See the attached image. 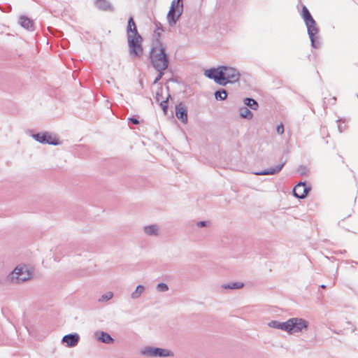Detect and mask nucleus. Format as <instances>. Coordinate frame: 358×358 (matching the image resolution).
Returning a JSON list of instances; mask_svg holds the SVG:
<instances>
[{
	"label": "nucleus",
	"mask_w": 358,
	"mask_h": 358,
	"mask_svg": "<svg viewBox=\"0 0 358 358\" xmlns=\"http://www.w3.org/2000/svg\"><path fill=\"white\" fill-rule=\"evenodd\" d=\"M144 233L148 236H157L159 234V227L157 224H150L143 227Z\"/></svg>",
	"instance_id": "6ab92c4d"
},
{
	"label": "nucleus",
	"mask_w": 358,
	"mask_h": 358,
	"mask_svg": "<svg viewBox=\"0 0 358 358\" xmlns=\"http://www.w3.org/2000/svg\"><path fill=\"white\" fill-rule=\"evenodd\" d=\"M244 104L251 108L252 110H257L259 107V103L257 101L252 98H245L243 100Z\"/></svg>",
	"instance_id": "aec40b11"
},
{
	"label": "nucleus",
	"mask_w": 358,
	"mask_h": 358,
	"mask_svg": "<svg viewBox=\"0 0 358 358\" xmlns=\"http://www.w3.org/2000/svg\"><path fill=\"white\" fill-rule=\"evenodd\" d=\"M18 23L24 29L28 31L34 30V23L32 20L25 15H20L19 17Z\"/></svg>",
	"instance_id": "dca6fc26"
},
{
	"label": "nucleus",
	"mask_w": 358,
	"mask_h": 358,
	"mask_svg": "<svg viewBox=\"0 0 358 358\" xmlns=\"http://www.w3.org/2000/svg\"><path fill=\"white\" fill-rule=\"evenodd\" d=\"M310 191V187L305 182H299L293 189V195L298 199H304Z\"/></svg>",
	"instance_id": "9d476101"
},
{
	"label": "nucleus",
	"mask_w": 358,
	"mask_h": 358,
	"mask_svg": "<svg viewBox=\"0 0 358 358\" xmlns=\"http://www.w3.org/2000/svg\"><path fill=\"white\" fill-rule=\"evenodd\" d=\"M113 296V292H106V294H103L99 299L98 301L99 302H103V301H108V300H110Z\"/></svg>",
	"instance_id": "cd10ccee"
},
{
	"label": "nucleus",
	"mask_w": 358,
	"mask_h": 358,
	"mask_svg": "<svg viewBox=\"0 0 358 358\" xmlns=\"http://www.w3.org/2000/svg\"><path fill=\"white\" fill-rule=\"evenodd\" d=\"M129 122L131 124H139V121L138 120V119H136V117H129Z\"/></svg>",
	"instance_id": "72a5a7b5"
},
{
	"label": "nucleus",
	"mask_w": 358,
	"mask_h": 358,
	"mask_svg": "<svg viewBox=\"0 0 358 358\" xmlns=\"http://www.w3.org/2000/svg\"><path fill=\"white\" fill-rule=\"evenodd\" d=\"M176 116L182 123L187 122V110L182 102L176 106Z\"/></svg>",
	"instance_id": "f8f14e48"
},
{
	"label": "nucleus",
	"mask_w": 358,
	"mask_h": 358,
	"mask_svg": "<svg viewBox=\"0 0 358 358\" xmlns=\"http://www.w3.org/2000/svg\"><path fill=\"white\" fill-rule=\"evenodd\" d=\"M239 115L241 118L251 120L253 117V113L247 107H241L239 108Z\"/></svg>",
	"instance_id": "412c9836"
},
{
	"label": "nucleus",
	"mask_w": 358,
	"mask_h": 358,
	"mask_svg": "<svg viewBox=\"0 0 358 358\" xmlns=\"http://www.w3.org/2000/svg\"><path fill=\"white\" fill-rule=\"evenodd\" d=\"M52 29V28L48 27V30H49V31H50V30H51Z\"/></svg>",
	"instance_id": "ea45409f"
},
{
	"label": "nucleus",
	"mask_w": 358,
	"mask_h": 358,
	"mask_svg": "<svg viewBox=\"0 0 358 358\" xmlns=\"http://www.w3.org/2000/svg\"><path fill=\"white\" fill-rule=\"evenodd\" d=\"M285 164V162L275 166V167H271L263 171L256 172L255 174L257 176L275 175L282 170Z\"/></svg>",
	"instance_id": "4468645a"
},
{
	"label": "nucleus",
	"mask_w": 358,
	"mask_h": 358,
	"mask_svg": "<svg viewBox=\"0 0 358 358\" xmlns=\"http://www.w3.org/2000/svg\"><path fill=\"white\" fill-rule=\"evenodd\" d=\"M157 290L160 292H165L169 290V286L164 282H159L157 285Z\"/></svg>",
	"instance_id": "c85d7f7f"
},
{
	"label": "nucleus",
	"mask_w": 358,
	"mask_h": 358,
	"mask_svg": "<svg viewBox=\"0 0 358 358\" xmlns=\"http://www.w3.org/2000/svg\"><path fill=\"white\" fill-rule=\"evenodd\" d=\"M332 99L334 100V102L336 101V97H333Z\"/></svg>",
	"instance_id": "4c0bfd02"
},
{
	"label": "nucleus",
	"mask_w": 358,
	"mask_h": 358,
	"mask_svg": "<svg viewBox=\"0 0 358 358\" xmlns=\"http://www.w3.org/2000/svg\"><path fill=\"white\" fill-rule=\"evenodd\" d=\"M223 70H225V66H220L217 68H210L204 72L205 76L213 80L217 84L225 86L226 83L223 79Z\"/></svg>",
	"instance_id": "0eeeda50"
},
{
	"label": "nucleus",
	"mask_w": 358,
	"mask_h": 358,
	"mask_svg": "<svg viewBox=\"0 0 358 358\" xmlns=\"http://www.w3.org/2000/svg\"><path fill=\"white\" fill-rule=\"evenodd\" d=\"M31 276L27 269H24L23 267L17 266L13 271L8 275L10 280L14 283H21L29 280Z\"/></svg>",
	"instance_id": "6e6552de"
},
{
	"label": "nucleus",
	"mask_w": 358,
	"mask_h": 358,
	"mask_svg": "<svg viewBox=\"0 0 358 358\" xmlns=\"http://www.w3.org/2000/svg\"><path fill=\"white\" fill-rule=\"evenodd\" d=\"M301 17L303 19L306 27L317 24L306 6H302Z\"/></svg>",
	"instance_id": "2eb2a0df"
},
{
	"label": "nucleus",
	"mask_w": 358,
	"mask_h": 358,
	"mask_svg": "<svg viewBox=\"0 0 358 358\" xmlns=\"http://www.w3.org/2000/svg\"><path fill=\"white\" fill-rule=\"evenodd\" d=\"M227 94H227V92L226 90L221 89V90H217L215 92V98L217 100L224 101L227 99Z\"/></svg>",
	"instance_id": "b1692460"
},
{
	"label": "nucleus",
	"mask_w": 358,
	"mask_h": 358,
	"mask_svg": "<svg viewBox=\"0 0 358 358\" xmlns=\"http://www.w3.org/2000/svg\"><path fill=\"white\" fill-rule=\"evenodd\" d=\"M127 38L129 54L131 57H141L143 53V38L138 32L133 17H129L127 27Z\"/></svg>",
	"instance_id": "f257e3e1"
},
{
	"label": "nucleus",
	"mask_w": 358,
	"mask_h": 358,
	"mask_svg": "<svg viewBox=\"0 0 358 358\" xmlns=\"http://www.w3.org/2000/svg\"><path fill=\"white\" fill-rule=\"evenodd\" d=\"M162 93H163V89L162 87H159L155 96V99L157 102L160 101V99L162 98Z\"/></svg>",
	"instance_id": "c756f323"
},
{
	"label": "nucleus",
	"mask_w": 358,
	"mask_h": 358,
	"mask_svg": "<svg viewBox=\"0 0 358 358\" xmlns=\"http://www.w3.org/2000/svg\"><path fill=\"white\" fill-rule=\"evenodd\" d=\"M311 42V45L314 48H318L320 46V42L317 35L309 36Z\"/></svg>",
	"instance_id": "a878e982"
},
{
	"label": "nucleus",
	"mask_w": 358,
	"mask_h": 358,
	"mask_svg": "<svg viewBox=\"0 0 358 358\" xmlns=\"http://www.w3.org/2000/svg\"><path fill=\"white\" fill-rule=\"evenodd\" d=\"M159 73L157 75V76L155 78L154 82H153V84H156L157 83H158V81L162 78V76H164V70H157Z\"/></svg>",
	"instance_id": "2f4dec72"
},
{
	"label": "nucleus",
	"mask_w": 358,
	"mask_h": 358,
	"mask_svg": "<svg viewBox=\"0 0 358 358\" xmlns=\"http://www.w3.org/2000/svg\"><path fill=\"white\" fill-rule=\"evenodd\" d=\"M145 287L142 285H138L136 289L131 293V297L133 299H136L141 296V295L144 292Z\"/></svg>",
	"instance_id": "5701e85b"
},
{
	"label": "nucleus",
	"mask_w": 358,
	"mask_h": 358,
	"mask_svg": "<svg viewBox=\"0 0 358 358\" xmlns=\"http://www.w3.org/2000/svg\"><path fill=\"white\" fill-rule=\"evenodd\" d=\"M140 353L142 356L148 357H173L174 356V353L170 350L150 345L141 348Z\"/></svg>",
	"instance_id": "7ed1b4c3"
},
{
	"label": "nucleus",
	"mask_w": 358,
	"mask_h": 358,
	"mask_svg": "<svg viewBox=\"0 0 358 358\" xmlns=\"http://www.w3.org/2000/svg\"><path fill=\"white\" fill-rule=\"evenodd\" d=\"M357 98H358V95H357Z\"/></svg>",
	"instance_id": "a19ab883"
},
{
	"label": "nucleus",
	"mask_w": 358,
	"mask_h": 358,
	"mask_svg": "<svg viewBox=\"0 0 358 358\" xmlns=\"http://www.w3.org/2000/svg\"><path fill=\"white\" fill-rule=\"evenodd\" d=\"M80 336L77 333H72L63 336L62 343L68 348H73L78 345Z\"/></svg>",
	"instance_id": "9b49d317"
},
{
	"label": "nucleus",
	"mask_w": 358,
	"mask_h": 358,
	"mask_svg": "<svg viewBox=\"0 0 358 358\" xmlns=\"http://www.w3.org/2000/svg\"><path fill=\"white\" fill-rule=\"evenodd\" d=\"M276 132L279 135H282L284 133V126L282 123L277 126Z\"/></svg>",
	"instance_id": "473e14b6"
},
{
	"label": "nucleus",
	"mask_w": 358,
	"mask_h": 358,
	"mask_svg": "<svg viewBox=\"0 0 358 358\" xmlns=\"http://www.w3.org/2000/svg\"><path fill=\"white\" fill-rule=\"evenodd\" d=\"M156 27H157V29L163 31L162 25L161 23H159V22L156 23Z\"/></svg>",
	"instance_id": "c9c22d12"
},
{
	"label": "nucleus",
	"mask_w": 358,
	"mask_h": 358,
	"mask_svg": "<svg viewBox=\"0 0 358 358\" xmlns=\"http://www.w3.org/2000/svg\"><path fill=\"white\" fill-rule=\"evenodd\" d=\"M32 138L41 144L58 145L61 144L59 139L56 135H52L48 131L36 133L31 135Z\"/></svg>",
	"instance_id": "39448f33"
},
{
	"label": "nucleus",
	"mask_w": 358,
	"mask_h": 358,
	"mask_svg": "<svg viewBox=\"0 0 358 358\" xmlns=\"http://www.w3.org/2000/svg\"><path fill=\"white\" fill-rule=\"evenodd\" d=\"M289 334L302 332L308 327V322L300 317H292L288 320Z\"/></svg>",
	"instance_id": "423d86ee"
},
{
	"label": "nucleus",
	"mask_w": 358,
	"mask_h": 358,
	"mask_svg": "<svg viewBox=\"0 0 358 358\" xmlns=\"http://www.w3.org/2000/svg\"><path fill=\"white\" fill-rule=\"evenodd\" d=\"M240 73L234 68L229 67L225 66V70H223V79L224 82L226 83V85L228 83H234L239 80Z\"/></svg>",
	"instance_id": "1a4fd4ad"
},
{
	"label": "nucleus",
	"mask_w": 358,
	"mask_h": 358,
	"mask_svg": "<svg viewBox=\"0 0 358 358\" xmlns=\"http://www.w3.org/2000/svg\"><path fill=\"white\" fill-rule=\"evenodd\" d=\"M298 172L300 173V175L301 176H306L308 174V170L307 169V168L304 166H299L298 168Z\"/></svg>",
	"instance_id": "7c9ffc66"
},
{
	"label": "nucleus",
	"mask_w": 358,
	"mask_h": 358,
	"mask_svg": "<svg viewBox=\"0 0 358 358\" xmlns=\"http://www.w3.org/2000/svg\"><path fill=\"white\" fill-rule=\"evenodd\" d=\"M170 97H171V95L169 94L166 99L160 102V106L165 114L167 113V110H168V108H169L168 100Z\"/></svg>",
	"instance_id": "bb28decb"
},
{
	"label": "nucleus",
	"mask_w": 358,
	"mask_h": 358,
	"mask_svg": "<svg viewBox=\"0 0 358 358\" xmlns=\"http://www.w3.org/2000/svg\"><path fill=\"white\" fill-rule=\"evenodd\" d=\"M196 225L199 227H204L208 225V222L206 221H199L196 223Z\"/></svg>",
	"instance_id": "f704fd0d"
},
{
	"label": "nucleus",
	"mask_w": 358,
	"mask_h": 358,
	"mask_svg": "<svg viewBox=\"0 0 358 358\" xmlns=\"http://www.w3.org/2000/svg\"><path fill=\"white\" fill-rule=\"evenodd\" d=\"M94 6L102 11H113L114 8L111 3L108 0H94Z\"/></svg>",
	"instance_id": "ddd939ff"
},
{
	"label": "nucleus",
	"mask_w": 358,
	"mask_h": 358,
	"mask_svg": "<svg viewBox=\"0 0 358 358\" xmlns=\"http://www.w3.org/2000/svg\"><path fill=\"white\" fill-rule=\"evenodd\" d=\"M94 336L99 341L106 344H110L114 342V339L111 336L104 331H97L95 333Z\"/></svg>",
	"instance_id": "f3484780"
},
{
	"label": "nucleus",
	"mask_w": 358,
	"mask_h": 358,
	"mask_svg": "<svg viewBox=\"0 0 358 358\" xmlns=\"http://www.w3.org/2000/svg\"><path fill=\"white\" fill-rule=\"evenodd\" d=\"M268 326L273 329H281L287 331L289 334V322L288 320L286 322H279L277 320H271L268 322Z\"/></svg>",
	"instance_id": "a211bd4d"
},
{
	"label": "nucleus",
	"mask_w": 358,
	"mask_h": 358,
	"mask_svg": "<svg viewBox=\"0 0 358 358\" xmlns=\"http://www.w3.org/2000/svg\"><path fill=\"white\" fill-rule=\"evenodd\" d=\"M150 59L155 70H166L169 66V58L166 47L159 41H157V44L152 47L150 51Z\"/></svg>",
	"instance_id": "f03ea898"
},
{
	"label": "nucleus",
	"mask_w": 358,
	"mask_h": 358,
	"mask_svg": "<svg viewBox=\"0 0 358 358\" xmlns=\"http://www.w3.org/2000/svg\"><path fill=\"white\" fill-rule=\"evenodd\" d=\"M338 129L341 132L342 131L340 126H338Z\"/></svg>",
	"instance_id": "58836bf2"
},
{
	"label": "nucleus",
	"mask_w": 358,
	"mask_h": 358,
	"mask_svg": "<svg viewBox=\"0 0 358 358\" xmlns=\"http://www.w3.org/2000/svg\"><path fill=\"white\" fill-rule=\"evenodd\" d=\"M307 27L308 34L309 36L317 35L319 33V28L317 26V24L314 25H309Z\"/></svg>",
	"instance_id": "393cba45"
},
{
	"label": "nucleus",
	"mask_w": 358,
	"mask_h": 358,
	"mask_svg": "<svg viewBox=\"0 0 358 358\" xmlns=\"http://www.w3.org/2000/svg\"><path fill=\"white\" fill-rule=\"evenodd\" d=\"M183 12L182 0H173L167 14V20L170 26L176 24Z\"/></svg>",
	"instance_id": "20e7f679"
},
{
	"label": "nucleus",
	"mask_w": 358,
	"mask_h": 358,
	"mask_svg": "<svg viewBox=\"0 0 358 358\" xmlns=\"http://www.w3.org/2000/svg\"><path fill=\"white\" fill-rule=\"evenodd\" d=\"M244 284L240 282H233L227 284H223L222 287L224 289H236L243 287Z\"/></svg>",
	"instance_id": "4be33fe9"
},
{
	"label": "nucleus",
	"mask_w": 358,
	"mask_h": 358,
	"mask_svg": "<svg viewBox=\"0 0 358 358\" xmlns=\"http://www.w3.org/2000/svg\"><path fill=\"white\" fill-rule=\"evenodd\" d=\"M320 287L322 288V289H324V288H326V285H320Z\"/></svg>",
	"instance_id": "e433bc0d"
}]
</instances>
